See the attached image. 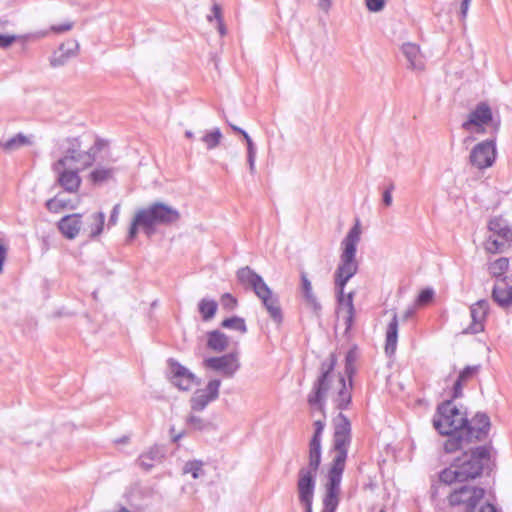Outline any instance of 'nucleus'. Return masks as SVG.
Wrapping results in <instances>:
<instances>
[{
  "label": "nucleus",
  "mask_w": 512,
  "mask_h": 512,
  "mask_svg": "<svg viewBox=\"0 0 512 512\" xmlns=\"http://www.w3.org/2000/svg\"><path fill=\"white\" fill-rule=\"evenodd\" d=\"M337 355L332 352L323 360L319 367V374L314 380L311 390L307 395V403L311 413L319 412L322 419L313 422L314 433L309 441L308 465L298 472L297 492L300 503L305 512H311L316 486V476L321 464L322 435L325 429L326 401L332 388L333 372L337 365Z\"/></svg>",
  "instance_id": "f257e3e1"
},
{
  "label": "nucleus",
  "mask_w": 512,
  "mask_h": 512,
  "mask_svg": "<svg viewBox=\"0 0 512 512\" xmlns=\"http://www.w3.org/2000/svg\"><path fill=\"white\" fill-rule=\"evenodd\" d=\"M360 226L357 222L347 233L341 242V254L338 266L334 272V284L337 292V301L340 306L346 308L347 315L344 319L346 330L351 329L354 323L355 307L353 303L355 292L345 294V286L354 277L359 269L356 259L357 245L360 241Z\"/></svg>",
  "instance_id": "f03ea898"
},
{
  "label": "nucleus",
  "mask_w": 512,
  "mask_h": 512,
  "mask_svg": "<svg viewBox=\"0 0 512 512\" xmlns=\"http://www.w3.org/2000/svg\"><path fill=\"white\" fill-rule=\"evenodd\" d=\"M351 445V429L349 421L339 415L334 419V437L331 450L334 453L331 467L328 471L322 512H335L339 504L340 484L345 469L348 450Z\"/></svg>",
  "instance_id": "7ed1b4c3"
},
{
  "label": "nucleus",
  "mask_w": 512,
  "mask_h": 512,
  "mask_svg": "<svg viewBox=\"0 0 512 512\" xmlns=\"http://www.w3.org/2000/svg\"><path fill=\"white\" fill-rule=\"evenodd\" d=\"M490 446H478L464 451L455 458L449 467L439 474V479L445 484L465 482L480 477L484 468L490 462Z\"/></svg>",
  "instance_id": "20e7f679"
},
{
  "label": "nucleus",
  "mask_w": 512,
  "mask_h": 512,
  "mask_svg": "<svg viewBox=\"0 0 512 512\" xmlns=\"http://www.w3.org/2000/svg\"><path fill=\"white\" fill-rule=\"evenodd\" d=\"M467 422V413L454 404V399L443 401L438 405L433 417V426L441 434L448 436L444 450L453 453L463 450V431Z\"/></svg>",
  "instance_id": "39448f33"
},
{
  "label": "nucleus",
  "mask_w": 512,
  "mask_h": 512,
  "mask_svg": "<svg viewBox=\"0 0 512 512\" xmlns=\"http://www.w3.org/2000/svg\"><path fill=\"white\" fill-rule=\"evenodd\" d=\"M179 219V211L172 206L162 202L152 203L147 208H142L135 213L129 227L128 239L133 240L139 228H141L146 235L150 236L155 232L157 225H171L176 223Z\"/></svg>",
  "instance_id": "423d86ee"
},
{
  "label": "nucleus",
  "mask_w": 512,
  "mask_h": 512,
  "mask_svg": "<svg viewBox=\"0 0 512 512\" xmlns=\"http://www.w3.org/2000/svg\"><path fill=\"white\" fill-rule=\"evenodd\" d=\"M485 490L464 485L449 495L452 506L464 505L465 512H498L496 506L484 500Z\"/></svg>",
  "instance_id": "0eeeda50"
},
{
  "label": "nucleus",
  "mask_w": 512,
  "mask_h": 512,
  "mask_svg": "<svg viewBox=\"0 0 512 512\" xmlns=\"http://www.w3.org/2000/svg\"><path fill=\"white\" fill-rule=\"evenodd\" d=\"M356 359L355 352L353 350H349L345 357V374L347 379L343 375L338 376L337 380V393L333 397V402L335 407L340 410V412L332 419V426L334 427V419L337 418L340 414L343 415L348 421H350L346 415L342 413L343 410L348 409L352 401V389H353V374L355 372L354 362ZM351 424V422H349ZM350 429L352 430V426L350 425Z\"/></svg>",
  "instance_id": "6e6552de"
},
{
  "label": "nucleus",
  "mask_w": 512,
  "mask_h": 512,
  "mask_svg": "<svg viewBox=\"0 0 512 512\" xmlns=\"http://www.w3.org/2000/svg\"><path fill=\"white\" fill-rule=\"evenodd\" d=\"M65 155L55 162L52 169H60L64 166H79L87 168L94 162V156L88 151H81V143L77 138L67 139Z\"/></svg>",
  "instance_id": "1a4fd4ad"
},
{
  "label": "nucleus",
  "mask_w": 512,
  "mask_h": 512,
  "mask_svg": "<svg viewBox=\"0 0 512 512\" xmlns=\"http://www.w3.org/2000/svg\"><path fill=\"white\" fill-rule=\"evenodd\" d=\"M497 156L496 138L484 140L476 144L469 155V162L479 170L491 167Z\"/></svg>",
  "instance_id": "9d476101"
},
{
  "label": "nucleus",
  "mask_w": 512,
  "mask_h": 512,
  "mask_svg": "<svg viewBox=\"0 0 512 512\" xmlns=\"http://www.w3.org/2000/svg\"><path fill=\"white\" fill-rule=\"evenodd\" d=\"M491 423L487 414L478 412L475 416L465 424L463 433V449L473 441H482L487 438L490 431Z\"/></svg>",
  "instance_id": "9b49d317"
},
{
  "label": "nucleus",
  "mask_w": 512,
  "mask_h": 512,
  "mask_svg": "<svg viewBox=\"0 0 512 512\" xmlns=\"http://www.w3.org/2000/svg\"><path fill=\"white\" fill-rule=\"evenodd\" d=\"M205 367L221 373L226 378H232L240 369L238 354L228 353L219 357H210L204 360Z\"/></svg>",
  "instance_id": "f8f14e48"
},
{
  "label": "nucleus",
  "mask_w": 512,
  "mask_h": 512,
  "mask_svg": "<svg viewBox=\"0 0 512 512\" xmlns=\"http://www.w3.org/2000/svg\"><path fill=\"white\" fill-rule=\"evenodd\" d=\"M221 381L219 379L210 380L202 389H197L191 397V409L194 411H203L207 405L219 397Z\"/></svg>",
  "instance_id": "ddd939ff"
},
{
  "label": "nucleus",
  "mask_w": 512,
  "mask_h": 512,
  "mask_svg": "<svg viewBox=\"0 0 512 512\" xmlns=\"http://www.w3.org/2000/svg\"><path fill=\"white\" fill-rule=\"evenodd\" d=\"M172 383L183 391L189 390L196 383V376L174 359L168 360Z\"/></svg>",
  "instance_id": "4468645a"
},
{
  "label": "nucleus",
  "mask_w": 512,
  "mask_h": 512,
  "mask_svg": "<svg viewBox=\"0 0 512 512\" xmlns=\"http://www.w3.org/2000/svg\"><path fill=\"white\" fill-rule=\"evenodd\" d=\"M83 169L79 166H64L60 169H53V171L57 174V183L66 192L75 193L81 185L79 172Z\"/></svg>",
  "instance_id": "2eb2a0df"
},
{
  "label": "nucleus",
  "mask_w": 512,
  "mask_h": 512,
  "mask_svg": "<svg viewBox=\"0 0 512 512\" xmlns=\"http://www.w3.org/2000/svg\"><path fill=\"white\" fill-rule=\"evenodd\" d=\"M256 296L261 300L272 321L276 324H281L283 322V312L279 296L275 294L268 285L262 288Z\"/></svg>",
  "instance_id": "dca6fc26"
},
{
  "label": "nucleus",
  "mask_w": 512,
  "mask_h": 512,
  "mask_svg": "<svg viewBox=\"0 0 512 512\" xmlns=\"http://www.w3.org/2000/svg\"><path fill=\"white\" fill-rule=\"evenodd\" d=\"M490 309L489 302L486 299H481L470 306V316L472 322L464 333L477 334L484 331V322L488 316Z\"/></svg>",
  "instance_id": "f3484780"
},
{
  "label": "nucleus",
  "mask_w": 512,
  "mask_h": 512,
  "mask_svg": "<svg viewBox=\"0 0 512 512\" xmlns=\"http://www.w3.org/2000/svg\"><path fill=\"white\" fill-rule=\"evenodd\" d=\"M237 280L246 289H252L257 295L267 284L263 278L249 266L240 268L236 273Z\"/></svg>",
  "instance_id": "a211bd4d"
},
{
  "label": "nucleus",
  "mask_w": 512,
  "mask_h": 512,
  "mask_svg": "<svg viewBox=\"0 0 512 512\" xmlns=\"http://www.w3.org/2000/svg\"><path fill=\"white\" fill-rule=\"evenodd\" d=\"M492 119L493 115L490 106L485 102H481L470 112L468 120L462 124V127L465 130H469L471 126L482 127V125L491 122Z\"/></svg>",
  "instance_id": "6ab92c4d"
},
{
  "label": "nucleus",
  "mask_w": 512,
  "mask_h": 512,
  "mask_svg": "<svg viewBox=\"0 0 512 512\" xmlns=\"http://www.w3.org/2000/svg\"><path fill=\"white\" fill-rule=\"evenodd\" d=\"M493 301L502 309H508L512 306V285L507 282V277L496 281L492 289Z\"/></svg>",
  "instance_id": "aec40b11"
},
{
  "label": "nucleus",
  "mask_w": 512,
  "mask_h": 512,
  "mask_svg": "<svg viewBox=\"0 0 512 512\" xmlns=\"http://www.w3.org/2000/svg\"><path fill=\"white\" fill-rule=\"evenodd\" d=\"M401 51L409 63L408 68L417 71L424 70L425 60L418 45L411 42L404 43L401 46Z\"/></svg>",
  "instance_id": "412c9836"
},
{
  "label": "nucleus",
  "mask_w": 512,
  "mask_h": 512,
  "mask_svg": "<svg viewBox=\"0 0 512 512\" xmlns=\"http://www.w3.org/2000/svg\"><path fill=\"white\" fill-rule=\"evenodd\" d=\"M81 225V214L64 216L58 222L60 232L68 239H74L79 234Z\"/></svg>",
  "instance_id": "4be33fe9"
},
{
  "label": "nucleus",
  "mask_w": 512,
  "mask_h": 512,
  "mask_svg": "<svg viewBox=\"0 0 512 512\" xmlns=\"http://www.w3.org/2000/svg\"><path fill=\"white\" fill-rule=\"evenodd\" d=\"M488 229L493 234L492 236L512 242V228L504 218L500 216L491 218L488 222Z\"/></svg>",
  "instance_id": "5701e85b"
},
{
  "label": "nucleus",
  "mask_w": 512,
  "mask_h": 512,
  "mask_svg": "<svg viewBox=\"0 0 512 512\" xmlns=\"http://www.w3.org/2000/svg\"><path fill=\"white\" fill-rule=\"evenodd\" d=\"M480 366H466L458 375L452 387V398L457 399L463 396V384L472 379L479 371Z\"/></svg>",
  "instance_id": "b1692460"
},
{
  "label": "nucleus",
  "mask_w": 512,
  "mask_h": 512,
  "mask_svg": "<svg viewBox=\"0 0 512 512\" xmlns=\"http://www.w3.org/2000/svg\"><path fill=\"white\" fill-rule=\"evenodd\" d=\"M301 290L305 303L315 312L319 313L322 309L320 302L313 292L311 281L305 272L301 273Z\"/></svg>",
  "instance_id": "393cba45"
},
{
  "label": "nucleus",
  "mask_w": 512,
  "mask_h": 512,
  "mask_svg": "<svg viewBox=\"0 0 512 512\" xmlns=\"http://www.w3.org/2000/svg\"><path fill=\"white\" fill-rule=\"evenodd\" d=\"M398 326V316L394 313L386 329L385 352L389 356L393 355L397 348Z\"/></svg>",
  "instance_id": "a878e982"
},
{
  "label": "nucleus",
  "mask_w": 512,
  "mask_h": 512,
  "mask_svg": "<svg viewBox=\"0 0 512 512\" xmlns=\"http://www.w3.org/2000/svg\"><path fill=\"white\" fill-rule=\"evenodd\" d=\"M207 337L208 348L215 352H222L228 347V337L219 330L209 332Z\"/></svg>",
  "instance_id": "bb28decb"
},
{
  "label": "nucleus",
  "mask_w": 512,
  "mask_h": 512,
  "mask_svg": "<svg viewBox=\"0 0 512 512\" xmlns=\"http://www.w3.org/2000/svg\"><path fill=\"white\" fill-rule=\"evenodd\" d=\"M509 269V258L500 257L488 264V272L489 274L496 278L497 281L506 277L505 273Z\"/></svg>",
  "instance_id": "cd10ccee"
},
{
  "label": "nucleus",
  "mask_w": 512,
  "mask_h": 512,
  "mask_svg": "<svg viewBox=\"0 0 512 512\" xmlns=\"http://www.w3.org/2000/svg\"><path fill=\"white\" fill-rule=\"evenodd\" d=\"M30 144H31L30 139L22 133L16 134L15 136L11 137L7 141L0 140V147L6 152H11V151L19 149L20 147L30 145Z\"/></svg>",
  "instance_id": "c85d7f7f"
},
{
  "label": "nucleus",
  "mask_w": 512,
  "mask_h": 512,
  "mask_svg": "<svg viewBox=\"0 0 512 512\" xmlns=\"http://www.w3.org/2000/svg\"><path fill=\"white\" fill-rule=\"evenodd\" d=\"M218 304L213 299L203 298L198 304V310L204 321L212 319L217 312Z\"/></svg>",
  "instance_id": "c756f323"
},
{
  "label": "nucleus",
  "mask_w": 512,
  "mask_h": 512,
  "mask_svg": "<svg viewBox=\"0 0 512 512\" xmlns=\"http://www.w3.org/2000/svg\"><path fill=\"white\" fill-rule=\"evenodd\" d=\"M511 243L512 242L500 239L499 237L490 236L485 242V249L488 253H501L510 247Z\"/></svg>",
  "instance_id": "7c9ffc66"
},
{
  "label": "nucleus",
  "mask_w": 512,
  "mask_h": 512,
  "mask_svg": "<svg viewBox=\"0 0 512 512\" xmlns=\"http://www.w3.org/2000/svg\"><path fill=\"white\" fill-rule=\"evenodd\" d=\"M91 223L89 224L90 236L92 238L99 236L104 228L105 214L103 212H96L90 216Z\"/></svg>",
  "instance_id": "2f4dec72"
},
{
  "label": "nucleus",
  "mask_w": 512,
  "mask_h": 512,
  "mask_svg": "<svg viewBox=\"0 0 512 512\" xmlns=\"http://www.w3.org/2000/svg\"><path fill=\"white\" fill-rule=\"evenodd\" d=\"M113 174V168L98 167L90 173V180L94 184H100L110 179Z\"/></svg>",
  "instance_id": "473e14b6"
},
{
  "label": "nucleus",
  "mask_w": 512,
  "mask_h": 512,
  "mask_svg": "<svg viewBox=\"0 0 512 512\" xmlns=\"http://www.w3.org/2000/svg\"><path fill=\"white\" fill-rule=\"evenodd\" d=\"M183 474H191L194 479L202 477L205 474L203 469V462L200 460H192L186 462L183 467Z\"/></svg>",
  "instance_id": "72a5a7b5"
},
{
  "label": "nucleus",
  "mask_w": 512,
  "mask_h": 512,
  "mask_svg": "<svg viewBox=\"0 0 512 512\" xmlns=\"http://www.w3.org/2000/svg\"><path fill=\"white\" fill-rule=\"evenodd\" d=\"M222 139V133L219 128H215L212 131L207 132L201 141L205 144L208 150L216 148Z\"/></svg>",
  "instance_id": "f704fd0d"
},
{
  "label": "nucleus",
  "mask_w": 512,
  "mask_h": 512,
  "mask_svg": "<svg viewBox=\"0 0 512 512\" xmlns=\"http://www.w3.org/2000/svg\"><path fill=\"white\" fill-rule=\"evenodd\" d=\"M222 327L237 330L241 333L247 332V326L245 320L238 316H233L231 318H226L221 323Z\"/></svg>",
  "instance_id": "c9c22d12"
},
{
  "label": "nucleus",
  "mask_w": 512,
  "mask_h": 512,
  "mask_svg": "<svg viewBox=\"0 0 512 512\" xmlns=\"http://www.w3.org/2000/svg\"><path fill=\"white\" fill-rule=\"evenodd\" d=\"M65 44H61L58 51L50 57V65L54 68L65 65L71 58V54H64Z\"/></svg>",
  "instance_id": "e433bc0d"
},
{
  "label": "nucleus",
  "mask_w": 512,
  "mask_h": 512,
  "mask_svg": "<svg viewBox=\"0 0 512 512\" xmlns=\"http://www.w3.org/2000/svg\"><path fill=\"white\" fill-rule=\"evenodd\" d=\"M67 202L65 200H62L59 196H56L54 198H51L47 200L46 202V208L50 212L58 213L62 209L66 208Z\"/></svg>",
  "instance_id": "4c0bfd02"
},
{
  "label": "nucleus",
  "mask_w": 512,
  "mask_h": 512,
  "mask_svg": "<svg viewBox=\"0 0 512 512\" xmlns=\"http://www.w3.org/2000/svg\"><path fill=\"white\" fill-rule=\"evenodd\" d=\"M434 294L435 293H434V290L432 288H425V289H423L419 293V295H418V297L416 299L415 304L417 306H425V305L429 304L433 300Z\"/></svg>",
  "instance_id": "58836bf2"
},
{
  "label": "nucleus",
  "mask_w": 512,
  "mask_h": 512,
  "mask_svg": "<svg viewBox=\"0 0 512 512\" xmlns=\"http://www.w3.org/2000/svg\"><path fill=\"white\" fill-rule=\"evenodd\" d=\"M387 0H365V5L368 11L377 13L384 10Z\"/></svg>",
  "instance_id": "ea45409f"
},
{
  "label": "nucleus",
  "mask_w": 512,
  "mask_h": 512,
  "mask_svg": "<svg viewBox=\"0 0 512 512\" xmlns=\"http://www.w3.org/2000/svg\"><path fill=\"white\" fill-rule=\"evenodd\" d=\"M187 424L195 429V430H204L207 426H208V423L205 422L201 417L199 416H195V415H190L187 419Z\"/></svg>",
  "instance_id": "a19ab883"
},
{
  "label": "nucleus",
  "mask_w": 512,
  "mask_h": 512,
  "mask_svg": "<svg viewBox=\"0 0 512 512\" xmlns=\"http://www.w3.org/2000/svg\"><path fill=\"white\" fill-rule=\"evenodd\" d=\"M212 11L215 14V19L218 22V31L223 36L226 34V28L222 20L221 7L215 3L212 7Z\"/></svg>",
  "instance_id": "79ce46f5"
},
{
  "label": "nucleus",
  "mask_w": 512,
  "mask_h": 512,
  "mask_svg": "<svg viewBox=\"0 0 512 512\" xmlns=\"http://www.w3.org/2000/svg\"><path fill=\"white\" fill-rule=\"evenodd\" d=\"M27 38V36H17V35H6V34H0V48L6 49L8 48L13 42H15L18 39Z\"/></svg>",
  "instance_id": "37998d69"
},
{
  "label": "nucleus",
  "mask_w": 512,
  "mask_h": 512,
  "mask_svg": "<svg viewBox=\"0 0 512 512\" xmlns=\"http://www.w3.org/2000/svg\"><path fill=\"white\" fill-rule=\"evenodd\" d=\"M394 190V184L393 183H390V185L384 190L383 192V195H382V201H383V204L387 207L391 206L392 205V192Z\"/></svg>",
  "instance_id": "c03bdc74"
},
{
  "label": "nucleus",
  "mask_w": 512,
  "mask_h": 512,
  "mask_svg": "<svg viewBox=\"0 0 512 512\" xmlns=\"http://www.w3.org/2000/svg\"><path fill=\"white\" fill-rule=\"evenodd\" d=\"M221 302H222L223 307L228 308V309H233L237 304L236 299L229 293H225L222 296Z\"/></svg>",
  "instance_id": "a18cd8bd"
},
{
  "label": "nucleus",
  "mask_w": 512,
  "mask_h": 512,
  "mask_svg": "<svg viewBox=\"0 0 512 512\" xmlns=\"http://www.w3.org/2000/svg\"><path fill=\"white\" fill-rule=\"evenodd\" d=\"M72 28H73V23L68 21V22H65L62 24L52 25L51 31H53L55 33H64V32L71 30Z\"/></svg>",
  "instance_id": "49530a36"
},
{
  "label": "nucleus",
  "mask_w": 512,
  "mask_h": 512,
  "mask_svg": "<svg viewBox=\"0 0 512 512\" xmlns=\"http://www.w3.org/2000/svg\"><path fill=\"white\" fill-rule=\"evenodd\" d=\"M119 213H120V205L116 204L111 211V214H110V217L108 220V227L114 226L117 223Z\"/></svg>",
  "instance_id": "de8ad7c7"
},
{
  "label": "nucleus",
  "mask_w": 512,
  "mask_h": 512,
  "mask_svg": "<svg viewBox=\"0 0 512 512\" xmlns=\"http://www.w3.org/2000/svg\"><path fill=\"white\" fill-rule=\"evenodd\" d=\"M139 465L144 468L145 470H149L154 466V462L149 460L148 454H142L140 455L138 459Z\"/></svg>",
  "instance_id": "09e8293b"
},
{
  "label": "nucleus",
  "mask_w": 512,
  "mask_h": 512,
  "mask_svg": "<svg viewBox=\"0 0 512 512\" xmlns=\"http://www.w3.org/2000/svg\"><path fill=\"white\" fill-rule=\"evenodd\" d=\"M471 0H462L460 3V19L464 21L467 17Z\"/></svg>",
  "instance_id": "8fccbe9b"
},
{
  "label": "nucleus",
  "mask_w": 512,
  "mask_h": 512,
  "mask_svg": "<svg viewBox=\"0 0 512 512\" xmlns=\"http://www.w3.org/2000/svg\"><path fill=\"white\" fill-rule=\"evenodd\" d=\"M77 42H69L65 44L64 54H71V57L75 56L78 50Z\"/></svg>",
  "instance_id": "3c124183"
},
{
  "label": "nucleus",
  "mask_w": 512,
  "mask_h": 512,
  "mask_svg": "<svg viewBox=\"0 0 512 512\" xmlns=\"http://www.w3.org/2000/svg\"><path fill=\"white\" fill-rule=\"evenodd\" d=\"M243 137L247 144V154H256L257 153L256 147H255L251 137L248 135V133H245L243 135Z\"/></svg>",
  "instance_id": "603ef678"
},
{
  "label": "nucleus",
  "mask_w": 512,
  "mask_h": 512,
  "mask_svg": "<svg viewBox=\"0 0 512 512\" xmlns=\"http://www.w3.org/2000/svg\"><path fill=\"white\" fill-rule=\"evenodd\" d=\"M7 247L3 244H0V274L3 273L4 263L7 257Z\"/></svg>",
  "instance_id": "864d4df0"
},
{
  "label": "nucleus",
  "mask_w": 512,
  "mask_h": 512,
  "mask_svg": "<svg viewBox=\"0 0 512 512\" xmlns=\"http://www.w3.org/2000/svg\"><path fill=\"white\" fill-rule=\"evenodd\" d=\"M416 304L409 306L403 313V321H407L412 318L416 313Z\"/></svg>",
  "instance_id": "5fc2aeb1"
},
{
  "label": "nucleus",
  "mask_w": 512,
  "mask_h": 512,
  "mask_svg": "<svg viewBox=\"0 0 512 512\" xmlns=\"http://www.w3.org/2000/svg\"><path fill=\"white\" fill-rule=\"evenodd\" d=\"M255 161H256V154H247V162H248L249 170H250L251 174H255V172H256Z\"/></svg>",
  "instance_id": "6e6d98bb"
},
{
  "label": "nucleus",
  "mask_w": 512,
  "mask_h": 512,
  "mask_svg": "<svg viewBox=\"0 0 512 512\" xmlns=\"http://www.w3.org/2000/svg\"><path fill=\"white\" fill-rule=\"evenodd\" d=\"M146 454H148L149 460L155 462L160 459V452L157 448L150 449Z\"/></svg>",
  "instance_id": "4d7b16f0"
},
{
  "label": "nucleus",
  "mask_w": 512,
  "mask_h": 512,
  "mask_svg": "<svg viewBox=\"0 0 512 512\" xmlns=\"http://www.w3.org/2000/svg\"><path fill=\"white\" fill-rule=\"evenodd\" d=\"M318 6L324 12H328L332 6L331 0H318Z\"/></svg>",
  "instance_id": "13d9d810"
},
{
  "label": "nucleus",
  "mask_w": 512,
  "mask_h": 512,
  "mask_svg": "<svg viewBox=\"0 0 512 512\" xmlns=\"http://www.w3.org/2000/svg\"><path fill=\"white\" fill-rule=\"evenodd\" d=\"M229 126L232 128V130H233V131H235V132H237V133L241 134L242 136H243L245 133H247V132H246L245 130H243L242 128H240V127H238V126H236V125H233V124H231V123H229Z\"/></svg>",
  "instance_id": "bf43d9fd"
},
{
  "label": "nucleus",
  "mask_w": 512,
  "mask_h": 512,
  "mask_svg": "<svg viewBox=\"0 0 512 512\" xmlns=\"http://www.w3.org/2000/svg\"><path fill=\"white\" fill-rule=\"evenodd\" d=\"M185 136H186L187 138H189V139H192V138H193V136H194V134H193V132H192V131L187 130V131L185 132Z\"/></svg>",
  "instance_id": "052dcab7"
},
{
  "label": "nucleus",
  "mask_w": 512,
  "mask_h": 512,
  "mask_svg": "<svg viewBox=\"0 0 512 512\" xmlns=\"http://www.w3.org/2000/svg\"><path fill=\"white\" fill-rule=\"evenodd\" d=\"M181 437H182V433H179V434L173 436L172 440H173V442H177Z\"/></svg>",
  "instance_id": "680f3d73"
},
{
  "label": "nucleus",
  "mask_w": 512,
  "mask_h": 512,
  "mask_svg": "<svg viewBox=\"0 0 512 512\" xmlns=\"http://www.w3.org/2000/svg\"><path fill=\"white\" fill-rule=\"evenodd\" d=\"M499 127H500V121L498 120L497 122L494 123V131L497 132L499 130Z\"/></svg>",
  "instance_id": "e2e57ef3"
},
{
  "label": "nucleus",
  "mask_w": 512,
  "mask_h": 512,
  "mask_svg": "<svg viewBox=\"0 0 512 512\" xmlns=\"http://www.w3.org/2000/svg\"><path fill=\"white\" fill-rule=\"evenodd\" d=\"M213 19H215V14L212 12V14H211V15H208V16H207V20H208L209 22H212V21H213Z\"/></svg>",
  "instance_id": "0e129e2a"
},
{
  "label": "nucleus",
  "mask_w": 512,
  "mask_h": 512,
  "mask_svg": "<svg viewBox=\"0 0 512 512\" xmlns=\"http://www.w3.org/2000/svg\"><path fill=\"white\" fill-rule=\"evenodd\" d=\"M380 512H385L384 510H381Z\"/></svg>",
  "instance_id": "69168bd1"
}]
</instances>
